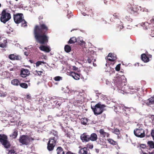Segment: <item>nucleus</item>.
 Segmentation results:
<instances>
[{"label": "nucleus", "mask_w": 154, "mask_h": 154, "mask_svg": "<svg viewBox=\"0 0 154 154\" xmlns=\"http://www.w3.org/2000/svg\"><path fill=\"white\" fill-rule=\"evenodd\" d=\"M89 141L91 140L92 141H96L97 139V136L95 133L91 134L90 136H89Z\"/></svg>", "instance_id": "nucleus-19"}, {"label": "nucleus", "mask_w": 154, "mask_h": 154, "mask_svg": "<svg viewBox=\"0 0 154 154\" xmlns=\"http://www.w3.org/2000/svg\"><path fill=\"white\" fill-rule=\"evenodd\" d=\"M102 116H103V117L104 118H105V114L103 115H102Z\"/></svg>", "instance_id": "nucleus-64"}, {"label": "nucleus", "mask_w": 154, "mask_h": 154, "mask_svg": "<svg viewBox=\"0 0 154 154\" xmlns=\"http://www.w3.org/2000/svg\"><path fill=\"white\" fill-rule=\"evenodd\" d=\"M56 151L57 154H76L71 151L65 152L60 146L58 147Z\"/></svg>", "instance_id": "nucleus-12"}, {"label": "nucleus", "mask_w": 154, "mask_h": 154, "mask_svg": "<svg viewBox=\"0 0 154 154\" xmlns=\"http://www.w3.org/2000/svg\"><path fill=\"white\" fill-rule=\"evenodd\" d=\"M113 15H114V16L115 17V18L116 19H119L120 20L121 18V16L120 14L119 13H114Z\"/></svg>", "instance_id": "nucleus-36"}, {"label": "nucleus", "mask_w": 154, "mask_h": 154, "mask_svg": "<svg viewBox=\"0 0 154 154\" xmlns=\"http://www.w3.org/2000/svg\"><path fill=\"white\" fill-rule=\"evenodd\" d=\"M5 96H6V95H5V94H1L0 95V96L1 97H5Z\"/></svg>", "instance_id": "nucleus-60"}, {"label": "nucleus", "mask_w": 154, "mask_h": 154, "mask_svg": "<svg viewBox=\"0 0 154 154\" xmlns=\"http://www.w3.org/2000/svg\"><path fill=\"white\" fill-rule=\"evenodd\" d=\"M53 134L54 135V137H51L50 138V139L54 138L56 137L57 138V141L59 139V137L58 135L57 132V131H55L53 133Z\"/></svg>", "instance_id": "nucleus-39"}, {"label": "nucleus", "mask_w": 154, "mask_h": 154, "mask_svg": "<svg viewBox=\"0 0 154 154\" xmlns=\"http://www.w3.org/2000/svg\"><path fill=\"white\" fill-rule=\"evenodd\" d=\"M89 135L86 133H84L80 135V138L82 142H87L89 141Z\"/></svg>", "instance_id": "nucleus-11"}, {"label": "nucleus", "mask_w": 154, "mask_h": 154, "mask_svg": "<svg viewBox=\"0 0 154 154\" xmlns=\"http://www.w3.org/2000/svg\"><path fill=\"white\" fill-rule=\"evenodd\" d=\"M95 151L97 153H98L100 151V150L99 149H95Z\"/></svg>", "instance_id": "nucleus-59"}, {"label": "nucleus", "mask_w": 154, "mask_h": 154, "mask_svg": "<svg viewBox=\"0 0 154 154\" xmlns=\"http://www.w3.org/2000/svg\"><path fill=\"white\" fill-rule=\"evenodd\" d=\"M23 81L25 82H30V79H28V80H24Z\"/></svg>", "instance_id": "nucleus-58"}, {"label": "nucleus", "mask_w": 154, "mask_h": 154, "mask_svg": "<svg viewBox=\"0 0 154 154\" xmlns=\"http://www.w3.org/2000/svg\"><path fill=\"white\" fill-rule=\"evenodd\" d=\"M82 98L83 97L79 94L78 95L77 97L76 98L74 97V99L75 100L74 101V103L75 105L77 106H81L83 103Z\"/></svg>", "instance_id": "nucleus-10"}, {"label": "nucleus", "mask_w": 154, "mask_h": 154, "mask_svg": "<svg viewBox=\"0 0 154 154\" xmlns=\"http://www.w3.org/2000/svg\"><path fill=\"white\" fill-rule=\"evenodd\" d=\"M81 122L83 125H86L88 122V119L86 118H82L81 119Z\"/></svg>", "instance_id": "nucleus-37"}, {"label": "nucleus", "mask_w": 154, "mask_h": 154, "mask_svg": "<svg viewBox=\"0 0 154 154\" xmlns=\"http://www.w3.org/2000/svg\"><path fill=\"white\" fill-rule=\"evenodd\" d=\"M78 44L82 46H84L85 45V42L83 41H80L79 42H78Z\"/></svg>", "instance_id": "nucleus-47"}, {"label": "nucleus", "mask_w": 154, "mask_h": 154, "mask_svg": "<svg viewBox=\"0 0 154 154\" xmlns=\"http://www.w3.org/2000/svg\"><path fill=\"white\" fill-rule=\"evenodd\" d=\"M54 79L55 81H59L62 80V78L60 76H57L55 77Z\"/></svg>", "instance_id": "nucleus-42"}, {"label": "nucleus", "mask_w": 154, "mask_h": 154, "mask_svg": "<svg viewBox=\"0 0 154 154\" xmlns=\"http://www.w3.org/2000/svg\"><path fill=\"white\" fill-rule=\"evenodd\" d=\"M86 146H87L86 148H88L90 149H92L93 147V144L90 143H88L87 145Z\"/></svg>", "instance_id": "nucleus-43"}, {"label": "nucleus", "mask_w": 154, "mask_h": 154, "mask_svg": "<svg viewBox=\"0 0 154 154\" xmlns=\"http://www.w3.org/2000/svg\"><path fill=\"white\" fill-rule=\"evenodd\" d=\"M11 83L14 85L17 86L19 85L20 83L18 79H14L11 80Z\"/></svg>", "instance_id": "nucleus-28"}, {"label": "nucleus", "mask_w": 154, "mask_h": 154, "mask_svg": "<svg viewBox=\"0 0 154 154\" xmlns=\"http://www.w3.org/2000/svg\"><path fill=\"white\" fill-rule=\"evenodd\" d=\"M19 85L21 88L25 89L27 88L28 87L27 84L24 83H20Z\"/></svg>", "instance_id": "nucleus-38"}, {"label": "nucleus", "mask_w": 154, "mask_h": 154, "mask_svg": "<svg viewBox=\"0 0 154 154\" xmlns=\"http://www.w3.org/2000/svg\"><path fill=\"white\" fill-rule=\"evenodd\" d=\"M116 108L115 109V111L116 112H121V109L122 110V112L124 113H125L126 115L130 113V109L129 108L125 106H124L121 105L120 106H119L117 107H116Z\"/></svg>", "instance_id": "nucleus-6"}, {"label": "nucleus", "mask_w": 154, "mask_h": 154, "mask_svg": "<svg viewBox=\"0 0 154 154\" xmlns=\"http://www.w3.org/2000/svg\"><path fill=\"white\" fill-rule=\"evenodd\" d=\"M69 75L72 77L73 78L76 80L79 79L80 78V74L73 72H70L69 73Z\"/></svg>", "instance_id": "nucleus-17"}, {"label": "nucleus", "mask_w": 154, "mask_h": 154, "mask_svg": "<svg viewBox=\"0 0 154 154\" xmlns=\"http://www.w3.org/2000/svg\"><path fill=\"white\" fill-rule=\"evenodd\" d=\"M8 154H17V153L14 150L10 149L9 151Z\"/></svg>", "instance_id": "nucleus-44"}, {"label": "nucleus", "mask_w": 154, "mask_h": 154, "mask_svg": "<svg viewBox=\"0 0 154 154\" xmlns=\"http://www.w3.org/2000/svg\"><path fill=\"white\" fill-rule=\"evenodd\" d=\"M18 135V131L17 129H15L12 134L10 135V137L12 138L15 139Z\"/></svg>", "instance_id": "nucleus-27"}, {"label": "nucleus", "mask_w": 154, "mask_h": 154, "mask_svg": "<svg viewBox=\"0 0 154 154\" xmlns=\"http://www.w3.org/2000/svg\"><path fill=\"white\" fill-rule=\"evenodd\" d=\"M106 107L105 105L101 104L98 103L95 106H91V108L92 109L94 114L96 115H98L101 114L103 111V108Z\"/></svg>", "instance_id": "nucleus-3"}, {"label": "nucleus", "mask_w": 154, "mask_h": 154, "mask_svg": "<svg viewBox=\"0 0 154 154\" xmlns=\"http://www.w3.org/2000/svg\"><path fill=\"white\" fill-rule=\"evenodd\" d=\"M30 74L29 71L27 69L22 68L20 71V75L22 77H25Z\"/></svg>", "instance_id": "nucleus-13"}, {"label": "nucleus", "mask_w": 154, "mask_h": 154, "mask_svg": "<svg viewBox=\"0 0 154 154\" xmlns=\"http://www.w3.org/2000/svg\"><path fill=\"white\" fill-rule=\"evenodd\" d=\"M113 133L117 135H119L120 134V131L117 128L115 129L113 132Z\"/></svg>", "instance_id": "nucleus-41"}, {"label": "nucleus", "mask_w": 154, "mask_h": 154, "mask_svg": "<svg viewBox=\"0 0 154 154\" xmlns=\"http://www.w3.org/2000/svg\"><path fill=\"white\" fill-rule=\"evenodd\" d=\"M130 12L131 14H134L137 12V9L135 6L131 7Z\"/></svg>", "instance_id": "nucleus-33"}, {"label": "nucleus", "mask_w": 154, "mask_h": 154, "mask_svg": "<svg viewBox=\"0 0 154 154\" xmlns=\"http://www.w3.org/2000/svg\"><path fill=\"white\" fill-rule=\"evenodd\" d=\"M71 47L68 45H66L64 47V50L67 53L69 52L71 50Z\"/></svg>", "instance_id": "nucleus-32"}, {"label": "nucleus", "mask_w": 154, "mask_h": 154, "mask_svg": "<svg viewBox=\"0 0 154 154\" xmlns=\"http://www.w3.org/2000/svg\"><path fill=\"white\" fill-rule=\"evenodd\" d=\"M34 140V139L27 135H22L19 137V141L23 145H27L31 144L30 142Z\"/></svg>", "instance_id": "nucleus-2"}, {"label": "nucleus", "mask_w": 154, "mask_h": 154, "mask_svg": "<svg viewBox=\"0 0 154 154\" xmlns=\"http://www.w3.org/2000/svg\"><path fill=\"white\" fill-rule=\"evenodd\" d=\"M150 22L151 23L154 24V17H152V18L150 20Z\"/></svg>", "instance_id": "nucleus-55"}, {"label": "nucleus", "mask_w": 154, "mask_h": 154, "mask_svg": "<svg viewBox=\"0 0 154 154\" xmlns=\"http://www.w3.org/2000/svg\"><path fill=\"white\" fill-rule=\"evenodd\" d=\"M143 154H154V150H153L152 152H149V153H147L146 152H143Z\"/></svg>", "instance_id": "nucleus-53"}, {"label": "nucleus", "mask_w": 154, "mask_h": 154, "mask_svg": "<svg viewBox=\"0 0 154 154\" xmlns=\"http://www.w3.org/2000/svg\"><path fill=\"white\" fill-rule=\"evenodd\" d=\"M77 42L76 38L74 37L71 38L68 41V44H71L75 43Z\"/></svg>", "instance_id": "nucleus-29"}, {"label": "nucleus", "mask_w": 154, "mask_h": 154, "mask_svg": "<svg viewBox=\"0 0 154 154\" xmlns=\"http://www.w3.org/2000/svg\"><path fill=\"white\" fill-rule=\"evenodd\" d=\"M147 144L151 148H154V142L152 141H148Z\"/></svg>", "instance_id": "nucleus-35"}, {"label": "nucleus", "mask_w": 154, "mask_h": 154, "mask_svg": "<svg viewBox=\"0 0 154 154\" xmlns=\"http://www.w3.org/2000/svg\"><path fill=\"white\" fill-rule=\"evenodd\" d=\"M72 15V14L70 15L69 16H68V15H67V16L68 17V18H69L70 17H71Z\"/></svg>", "instance_id": "nucleus-63"}, {"label": "nucleus", "mask_w": 154, "mask_h": 154, "mask_svg": "<svg viewBox=\"0 0 154 154\" xmlns=\"http://www.w3.org/2000/svg\"><path fill=\"white\" fill-rule=\"evenodd\" d=\"M151 135L152 137L153 140L154 141V129H152L151 130Z\"/></svg>", "instance_id": "nucleus-49"}, {"label": "nucleus", "mask_w": 154, "mask_h": 154, "mask_svg": "<svg viewBox=\"0 0 154 154\" xmlns=\"http://www.w3.org/2000/svg\"><path fill=\"white\" fill-rule=\"evenodd\" d=\"M112 58L110 57H108V56H107V60L109 61V59H112Z\"/></svg>", "instance_id": "nucleus-61"}, {"label": "nucleus", "mask_w": 154, "mask_h": 154, "mask_svg": "<svg viewBox=\"0 0 154 154\" xmlns=\"http://www.w3.org/2000/svg\"><path fill=\"white\" fill-rule=\"evenodd\" d=\"M7 41L4 38H1L0 40V47L1 48H4L6 46Z\"/></svg>", "instance_id": "nucleus-20"}, {"label": "nucleus", "mask_w": 154, "mask_h": 154, "mask_svg": "<svg viewBox=\"0 0 154 154\" xmlns=\"http://www.w3.org/2000/svg\"><path fill=\"white\" fill-rule=\"evenodd\" d=\"M39 48L41 51H44L47 52H49L51 51V50L48 47L44 45H41L39 47Z\"/></svg>", "instance_id": "nucleus-21"}, {"label": "nucleus", "mask_w": 154, "mask_h": 154, "mask_svg": "<svg viewBox=\"0 0 154 154\" xmlns=\"http://www.w3.org/2000/svg\"><path fill=\"white\" fill-rule=\"evenodd\" d=\"M89 69H90V68L88 67H85L84 68V70L86 72L87 75H88V73L89 71Z\"/></svg>", "instance_id": "nucleus-46"}, {"label": "nucleus", "mask_w": 154, "mask_h": 154, "mask_svg": "<svg viewBox=\"0 0 154 154\" xmlns=\"http://www.w3.org/2000/svg\"><path fill=\"white\" fill-rule=\"evenodd\" d=\"M6 9H4L1 12L0 17V21L5 23L9 21L11 18V14L6 11Z\"/></svg>", "instance_id": "nucleus-4"}, {"label": "nucleus", "mask_w": 154, "mask_h": 154, "mask_svg": "<svg viewBox=\"0 0 154 154\" xmlns=\"http://www.w3.org/2000/svg\"><path fill=\"white\" fill-rule=\"evenodd\" d=\"M35 72L36 74H37L39 76L41 75L42 73H43V72L41 71H37V70H36L35 71Z\"/></svg>", "instance_id": "nucleus-51"}, {"label": "nucleus", "mask_w": 154, "mask_h": 154, "mask_svg": "<svg viewBox=\"0 0 154 154\" xmlns=\"http://www.w3.org/2000/svg\"><path fill=\"white\" fill-rule=\"evenodd\" d=\"M26 98L28 100H30L31 98V96L29 94L27 95L26 96Z\"/></svg>", "instance_id": "nucleus-56"}, {"label": "nucleus", "mask_w": 154, "mask_h": 154, "mask_svg": "<svg viewBox=\"0 0 154 154\" xmlns=\"http://www.w3.org/2000/svg\"><path fill=\"white\" fill-rule=\"evenodd\" d=\"M142 26H143L144 29H147L149 28L151 29V28H154V26L153 24L149 23L147 22H145L143 23Z\"/></svg>", "instance_id": "nucleus-16"}, {"label": "nucleus", "mask_w": 154, "mask_h": 154, "mask_svg": "<svg viewBox=\"0 0 154 154\" xmlns=\"http://www.w3.org/2000/svg\"><path fill=\"white\" fill-rule=\"evenodd\" d=\"M93 53L92 55H90L88 58L87 61L89 63H91V62H94L96 61V58L95 57L96 56V53L95 52L93 51Z\"/></svg>", "instance_id": "nucleus-14"}, {"label": "nucleus", "mask_w": 154, "mask_h": 154, "mask_svg": "<svg viewBox=\"0 0 154 154\" xmlns=\"http://www.w3.org/2000/svg\"><path fill=\"white\" fill-rule=\"evenodd\" d=\"M121 64H119L117 65L115 68V69L117 71H119L120 70Z\"/></svg>", "instance_id": "nucleus-48"}, {"label": "nucleus", "mask_w": 154, "mask_h": 154, "mask_svg": "<svg viewBox=\"0 0 154 154\" xmlns=\"http://www.w3.org/2000/svg\"><path fill=\"white\" fill-rule=\"evenodd\" d=\"M104 2L106 5H112L113 3H116V2H115L112 0H104Z\"/></svg>", "instance_id": "nucleus-34"}, {"label": "nucleus", "mask_w": 154, "mask_h": 154, "mask_svg": "<svg viewBox=\"0 0 154 154\" xmlns=\"http://www.w3.org/2000/svg\"><path fill=\"white\" fill-rule=\"evenodd\" d=\"M42 63H44V62H42L41 61H38L36 62V66H39L40 65H41Z\"/></svg>", "instance_id": "nucleus-50"}, {"label": "nucleus", "mask_w": 154, "mask_h": 154, "mask_svg": "<svg viewBox=\"0 0 154 154\" xmlns=\"http://www.w3.org/2000/svg\"><path fill=\"white\" fill-rule=\"evenodd\" d=\"M2 144L5 148L6 149L9 148L11 146L10 142L8 140V139L5 140Z\"/></svg>", "instance_id": "nucleus-25"}, {"label": "nucleus", "mask_w": 154, "mask_h": 154, "mask_svg": "<svg viewBox=\"0 0 154 154\" xmlns=\"http://www.w3.org/2000/svg\"><path fill=\"white\" fill-rule=\"evenodd\" d=\"M143 11H148V9H146V8H144V9L143 10Z\"/></svg>", "instance_id": "nucleus-62"}, {"label": "nucleus", "mask_w": 154, "mask_h": 154, "mask_svg": "<svg viewBox=\"0 0 154 154\" xmlns=\"http://www.w3.org/2000/svg\"><path fill=\"white\" fill-rule=\"evenodd\" d=\"M9 58L12 60H20L21 59V57L18 55L13 54H10L9 56Z\"/></svg>", "instance_id": "nucleus-18"}, {"label": "nucleus", "mask_w": 154, "mask_h": 154, "mask_svg": "<svg viewBox=\"0 0 154 154\" xmlns=\"http://www.w3.org/2000/svg\"><path fill=\"white\" fill-rule=\"evenodd\" d=\"M72 69L73 70H74L75 71H78V68L77 67H76L75 66H72Z\"/></svg>", "instance_id": "nucleus-54"}, {"label": "nucleus", "mask_w": 154, "mask_h": 154, "mask_svg": "<svg viewBox=\"0 0 154 154\" xmlns=\"http://www.w3.org/2000/svg\"><path fill=\"white\" fill-rule=\"evenodd\" d=\"M114 84L115 86L118 88H121L122 85V77L118 76L116 77L114 81Z\"/></svg>", "instance_id": "nucleus-9"}, {"label": "nucleus", "mask_w": 154, "mask_h": 154, "mask_svg": "<svg viewBox=\"0 0 154 154\" xmlns=\"http://www.w3.org/2000/svg\"><path fill=\"white\" fill-rule=\"evenodd\" d=\"M134 134L136 136L141 138L145 136L144 130L140 127L134 130Z\"/></svg>", "instance_id": "nucleus-7"}, {"label": "nucleus", "mask_w": 154, "mask_h": 154, "mask_svg": "<svg viewBox=\"0 0 154 154\" xmlns=\"http://www.w3.org/2000/svg\"><path fill=\"white\" fill-rule=\"evenodd\" d=\"M23 15L22 14H18L14 15V19L15 22L17 24H19L22 22L23 19Z\"/></svg>", "instance_id": "nucleus-8"}, {"label": "nucleus", "mask_w": 154, "mask_h": 154, "mask_svg": "<svg viewBox=\"0 0 154 154\" xmlns=\"http://www.w3.org/2000/svg\"><path fill=\"white\" fill-rule=\"evenodd\" d=\"M43 18L42 15H40L38 18L39 25L35 26L33 31L35 38L36 41L41 44H47L48 41L49 37L47 35L49 31L48 26L43 23L41 20Z\"/></svg>", "instance_id": "nucleus-1"}, {"label": "nucleus", "mask_w": 154, "mask_h": 154, "mask_svg": "<svg viewBox=\"0 0 154 154\" xmlns=\"http://www.w3.org/2000/svg\"><path fill=\"white\" fill-rule=\"evenodd\" d=\"M150 35L152 37H154V28H151V33Z\"/></svg>", "instance_id": "nucleus-45"}, {"label": "nucleus", "mask_w": 154, "mask_h": 154, "mask_svg": "<svg viewBox=\"0 0 154 154\" xmlns=\"http://www.w3.org/2000/svg\"><path fill=\"white\" fill-rule=\"evenodd\" d=\"M21 26L22 27H26L27 26V23L23 19L22 20V22H21Z\"/></svg>", "instance_id": "nucleus-40"}, {"label": "nucleus", "mask_w": 154, "mask_h": 154, "mask_svg": "<svg viewBox=\"0 0 154 154\" xmlns=\"http://www.w3.org/2000/svg\"><path fill=\"white\" fill-rule=\"evenodd\" d=\"M115 17L114 16V15H113L110 18V21L112 22H115Z\"/></svg>", "instance_id": "nucleus-52"}, {"label": "nucleus", "mask_w": 154, "mask_h": 154, "mask_svg": "<svg viewBox=\"0 0 154 154\" xmlns=\"http://www.w3.org/2000/svg\"><path fill=\"white\" fill-rule=\"evenodd\" d=\"M107 141H108L109 143L113 146L118 145L117 142L114 140L112 139L109 138L107 139Z\"/></svg>", "instance_id": "nucleus-30"}, {"label": "nucleus", "mask_w": 154, "mask_h": 154, "mask_svg": "<svg viewBox=\"0 0 154 154\" xmlns=\"http://www.w3.org/2000/svg\"><path fill=\"white\" fill-rule=\"evenodd\" d=\"M108 57H110L112 58V59H109V61H110L114 62L116 60L117 58L116 55L112 53L109 54Z\"/></svg>", "instance_id": "nucleus-24"}, {"label": "nucleus", "mask_w": 154, "mask_h": 154, "mask_svg": "<svg viewBox=\"0 0 154 154\" xmlns=\"http://www.w3.org/2000/svg\"><path fill=\"white\" fill-rule=\"evenodd\" d=\"M24 54L26 56H28V55L29 54V52H28L27 51H25L24 52Z\"/></svg>", "instance_id": "nucleus-57"}, {"label": "nucleus", "mask_w": 154, "mask_h": 154, "mask_svg": "<svg viewBox=\"0 0 154 154\" xmlns=\"http://www.w3.org/2000/svg\"><path fill=\"white\" fill-rule=\"evenodd\" d=\"M99 132L100 134V136L103 138H105V137H109L110 136L109 134L105 131L103 129L101 128L100 129Z\"/></svg>", "instance_id": "nucleus-15"}, {"label": "nucleus", "mask_w": 154, "mask_h": 154, "mask_svg": "<svg viewBox=\"0 0 154 154\" xmlns=\"http://www.w3.org/2000/svg\"><path fill=\"white\" fill-rule=\"evenodd\" d=\"M147 101V104L148 105L154 103V97H150L148 100Z\"/></svg>", "instance_id": "nucleus-31"}, {"label": "nucleus", "mask_w": 154, "mask_h": 154, "mask_svg": "<svg viewBox=\"0 0 154 154\" xmlns=\"http://www.w3.org/2000/svg\"><path fill=\"white\" fill-rule=\"evenodd\" d=\"M88 151H89L87 148L84 147L80 149L79 151V154H88Z\"/></svg>", "instance_id": "nucleus-26"}, {"label": "nucleus", "mask_w": 154, "mask_h": 154, "mask_svg": "<svg viewBox=\"0 0 154 154\" xmlns=\"http://www.w3.org/2000/svg\"><path fill=\"white\" fill-rule=\"evenodd\" d=\"M141 59L144 62L147 63L149 61V58L145 54H143L141 55Z\"/></svg>", "instance_id": "nucleus-23"}, {"label": "nucleus", "mask_w": 154, "mask_h": 154, "mask_svg": "<svg viewBox=\"0 0 154 154\" xmlns=\"http://www.w3.org/2000/svg\"><path fill=\"white\" fill-rule=\"evenodd\" d=\"M8 137L7 135L4 134H0V142L2 144L7 140Z\"/></svg>", "instance_id": "nucleus-22"}, {"label": "nucleus", "mask_w": 154, "mask_h": 154, "mask_svg": "<svg viewBox=\"0 0 154 154\" xmlns=\"http://www.w3.org/2000/svg\"><path fill=\"white\" fill-rule=\"evenodd\" d=\"M57 138L49 139L47 143V149L49 151H52L54 150L58 141Z\"/></svg>", "instance_id": "nucleus-5"}]
</instances>
